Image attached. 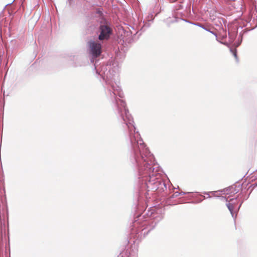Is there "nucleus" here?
<instances>
[{
  "instance_id": "1",
  "label": "nucleus",
  "mask_w": 257,
  "mask_h": 257,
  "mask_svg": "<svg viewBox=\"0 0 257 257\" xmlns=\"http://www.w3.org/2000/svg\"><path fill=\"white\" fill-rule=\"evenodd\" d=\"M130 139L134 148L136 156V160L138 164H143L146 173L151 175L153 172L154 158L150 154L148 149L146 148L140 135L137 133L130 134Z\"/></svg>"
},
{
  "instance_id": "2",
  "label": "nucleus",
  "mask_w": 257,
  "mask_h": 257,
  "mask_svg": "<svg viewBox=\"0 0 257 257\" xmlns=\"http://www.w3.org/2000/svg\"><path fill=\"white\" fill-rule=\"evenodd\" d=\"M90 53L94 57H99L101 53V45L93 41L88 42Z\"/></svg>"
},
{
  "instance_id": "3",
  "label": "nucleus",
  "mask_w": 257,
  "mask_h": 257,
  "mask_svg": "<svg viewBox=\"0 0 257 257\" xmlns=\"http://www.w3.org/2000/svg\"><path fill=\"white\" fill-rule=\"evenodd\" d=\"M100 34L98 37L99 40H107L109 38L110 35L111 33V30L108 26H100Z\"/></svg>"
},
{
  "instance_id": "4",
  "label": "nucleus",
  "mask_w": 257,
  "mask_h": 257,
  "mask_svg": "<svg viewBox=\"0 0 257 257\" xmlns=\"http://www.w3.org/2000/svg\"><path fill=\"white\" fill-rule=\"evenodd\" d=\"M160 185H161L160 181L155 180L154 182L152 181H150L147 184V187L149 189L153 191H156L158 189Z\"/></svg>"
},
{
  "instance_id": "5",
  "label": "nucleus",
  "mask_w": 257,
  "mask_h": 257,
  "mask_svg": "<svg viewBox=\"0 0 257 257\" xmlns=\"http://www.w3.org/2000/svg\"><path fill=\"white\" fill-rule=\"evenodd\" d=\"M227 206L228 209L229 210V211H230L231 213H232V211L234 208L233 205L232 204L229 203L227 204Z\"/></svg>"
},
{
  "instance_id": "6",
  "label": "nucleus",
  "mask_w": 257,
  "mask_h": 257,
  "mask_svg": "<svg viewBox=\"0 0 257 257\" xmlns=\"http://www.w3.org/2000/svg\"><path fill=\"white\" fill-rule=\"evenodd\" d=\"M232 53H233V55L234 56V57L235 58V59H237V53H236V50H234L232 51Z\"/></svg>"
},
{
  "instance_id": "7",
  "label": "nucleus",
  "mask_w": 257,
  "mask_h": 257,
  "mask_svg": "<svg viewBox=\"0 0 257 257\" xmlns=\"http://www.w3.org/2000/svg\"><path fill=\"white\" fill-rule=\"evenodd\" d=\"M122 118H123L124 121H125V118H124V117L123 116H122Z\"/></svg>"
},
{
  "instance_id": "8",
  "label": "nucleus",
  "mask_w": 257,
  "mask_h": 257,
  "mask_svg": "<svg viewBox=\"0 0 257 257\" xmlns=\"http://www.w3.org/2000/svg\"><path fill=\"white\" fill-rule=\"evenodd\" d=\"M200 26L201 27L203 28H204V27L203 26H202V25H200Z\"/></svg>"
},
{
  "instance_id": "9",
  "label": "nucleus",
  "mask_w": 257,
  "mask_h": 257,
  "mask_svg": "<svg viewBox=\"0 0 257 257\" xmlns=\"http://www.w3.org/2000/svg\"><path fill=\"white\" fill-rule=\"evenodd\" d=\"M126 124L128 125V127L130 128V126L128 125V124L126 123Z\"/></svg>"
},
{
  "instance_id": "10",
  "label": "nucleus",
  "mask_w": 257,
  "mask_h": 257,
  "mask_svg": "<svg viewBox=\"0 0 257 257\" xmlns=\"http://www.w3.org/2000/svg\"><path fill=\"white\" fill-rule=\"evenodd\" d=\"M128 119H129V120L130 121L131 119H130V118L128 117Z\"/></svg>"
}]
</instances>
